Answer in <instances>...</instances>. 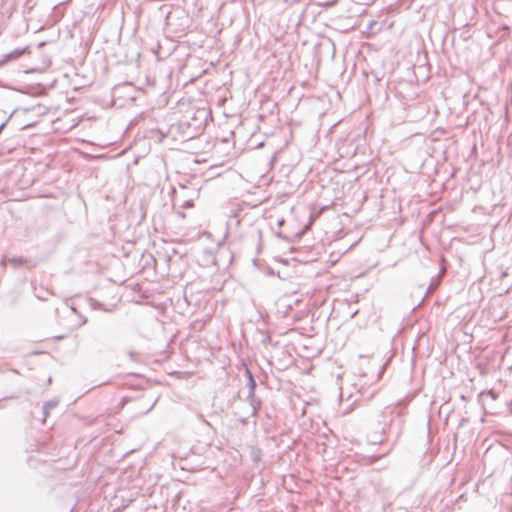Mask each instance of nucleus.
Listing matches in <instances>:
<instances>
[{"mask_svg":"<svg viewBox=\"0 0 512 512\" xmlns=\"http://www.w3.org/2000/svg\"><path fill=\"white\" fill-rule=\"evenodd\" d=\"M194 206V203H193V198H190V199H186L183 201L182 203V207L183 208H191Z\"/></svg>","mask_w":512,"mask_h":512,"instance_id":"obj_9","label":"nucleus"},{"mask_svg":"<svg viewBox=\"0 0 512 512\" xmlns=\"http://www.w3.org/2000/svg\"><path fill=\"white\" fill-rule=\"evenodd\" d=\"M384 369H385V365H382L381 369L377 372V380H379L381 378V375H382Z\"/></svg>","mask_w":512,"mask_h":512,"instance_id":"obj_13","label":"nucleus"},{"mask_svg":"<svg viewBox=\"0 0 512 512\" xmlns=\"http://www.w3.org/2000/svg\"><path fill=\"white\" fill-rule=\"evenodd\" d=\"M7 261L13 263V264H22L24 262V259L21 258V257H18V258H11V259H7V260H2L1 261V265L2 266H5Z\"/></svg>","mask_w":512,"mask_h":512,"instance_id":"obj_8","label":"nucleus"},{"mask_svg":"<svg viewBox=\"0 0 512 512\" xmlns=\"http://www.w3.org/2000/svg\"><path fill=\"white\" fill-rule=\"evenodd\" d=\"M249 404L245 415L240 416V421L246 423L249 417H255L261 407V400L255 394L252 397H247Z\"/></svg>","mask_w":512,"mask_h":512,"instance_id":"obj_2","label":"nucleus"},{"mask_svg":"<svg viewBox=\"0 0 512 512\" xmlns=\"http://www.w3.org/2000/svg\"><path fill=\"white\" fill-rule=\"evenodd\" d=\"M283 223H284V220H283V219H281V220H279V221H278V225H279V226H282V225H283Z\"/></svg>","mask_w":512,"mask_h":512,"instance_id":"obj_15","label":"nucleus"},{"mask_svg":"<svg viewBox=\"0 0 512 512\" xmlns=\"http://www.w3.org/2000/svg\"><path fill=\"white\" fill-rule=\"evenodd\" d=\"M8 121H9V118H8L5 122H3L2 124H0V134L2 133V131H3V129L5 128V126H6V124H7V122H8Z\"/></svg>","mask_w":512,"mask_h":512,"instance_id":"obj_14","label":"nucleus"},{"mask_svg":"<svg viewBox=\"0 0 512 512\" xmlns=\"http://www.w3.org/2000/svg\"><path fill=\"white\" fill-rule=\"evenodd\" d=\"M25 52V49H15L14 51L8 53L5 55V61H10L19 58L23 53Z\"/></svg>","mask_w":512,"mask_h":512,"instance_id":"obj_5","label":"nucleus"},{"mask_svg":"<svg viewBox=\"0 0 512 512\" xmlns=\"http://www.w3.org/2000/svg\"><path fill=\"white\" fill-rule=\"evenodd\" d=\"M58 405L57 400H50L43 406V414L46 417L51 409H54Z\"/></svg>","mask_w":512,"mask_h":512,"instance_id":"obj_6","label":"nucleus"},{"mask_svg":"<svg viewBox=\"0 0 512 512\" xmlns=\"http://www.w3.org/2000/svg\"><path fill=\"white\" fill-rule=\"evenodd\" d=\"M394 409L391 407H385L377 413L375 421L377 422V431L380 432L381 436L385 435L393 421Z\"/></svg>","mask_w":512,"mask_h":512,"instance_id":"obj_1","label":"nucleus"},{"mask_svg":"<svg viewBox=\"0 0 512 512\" xmlns=\"http://www.w3.org/2000/svg\"><path fill=\"white\" fill-rule=\"evenodd\" d=\"M350 410V407H348L347 409H345L344 413H348Z\"/></svg>","mask_w":512,"mask_h":512,"instance_id":"obj_16","label":"nucleus"},{"mask_svg":"<svg viewBox=\"0 0 512 512\" xmlns=\"http://www.w3.org/2000/svg\"><path fill=\"white\" fill-rule=\"evenodd\" d=\"M192 122H188V125H194V127L199 131L202 129L203 124L207 119V111L205 109H200L194 112V116L191 118Z\"/></svg>","mask_w":512,"mask_h":512,"instance_id":"obj_4","label":"nucleus"},{"mask_svg":"<svg viewBox=\"0 0 512 512\" xmlns=\"http://www.w3.org/2000/svg\"><path fill=\"white\" fill-rule=\"evenodd\" d=\"M362 396L363 393L361 392L360 389H358L356 393H353L349 387H340V401L343 402L344 399L346 398L348 402L351 401L350 406L356 403Z\"/></svg>","mask_w":512,"mask_h":512,"instance_id":"obj_3","label":"nucleus"},{"mask_svg":"<svg viewBox=\"0 0 512 512\" xmlns=\"http://www.w3.org/2000/svg\"><path fill=\"white\" fill-rule=\"evenodd\" d=\"M127 354H128V356H129V358H130L131 360H135L136 355H137L134 351H128V353H127Z\"/></svg>","mask_w":512,"mask_h":512,"instance_id":"obj_12","label":"nucleus"},{"mask_svg":"<svg viewBox=\"0 0 512 512\" xmlns=\"http://www.w3.org/2000/svg\"><path fill=\"white\" fill-rule=\"evenodd\" d=\"M192 194H193V196H195L197 193L195 190H192Z\"/></svg>","mask_w":512,"mask_h":512,"instance_id":"obj_17","label":"nucleus"},{"mask_svg":"<svg viewBox=\"0 0 512 512\" xmlns=\"http://www.w3.org/2000/svg\"><path fill=\"white\" fill-rule=\"evenodd\" d=\"M245 373H246L248 380H250L251 378H254V376L249 368H246Z\"/></svg>","mask_w":512,"mask_h":512,"instance_id":"obj_10","label":"nucleus"},{"mask_svg":"<svg viewBox=\"0 0 512 512\" xmlns=\"http://www.w3.org/2000/svg\"><path fill=\"white\" fill-rule=\"evenodd\" d=\"M256 381L254 378L248 380V395L247 397H252L255 394Z\"/></svg>","mask_w":512,"mask_h":512,"instance_id":"obj_7","label":"nucleus"},{"mask_svg":"<svg viewBox=\"0 0 512 512\" xmlns=\"http://www.w3.org/2000/svg\"><path fill=\"white\" fill-rule=\"evenodd\" d=\"M487 395H489L494 400L497 398V394L492 389L487 391Z\"/></svg>","mask_w":512,"mask_h":512,"instance_id":"obj_11","label":"nucleus"}]
</instances>
